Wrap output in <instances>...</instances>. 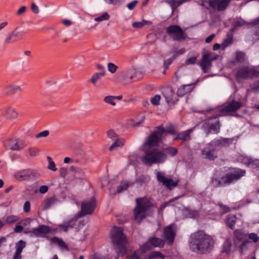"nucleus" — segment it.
Masks as SVG:
<instances>
[{
  "mask_svg": "<svg viewBox=\"0 0 259 259\" xmlns=\"http://www.w3.org/2000/svg\"><path fill=\"white\" fill-rule=\"evenodd\" d=\"M213 237L203 231H198L191 234L189 240L193 250L200 253L210 252L214 247Z\"/></svg>",
  "mask_w": 259,
  "mask_h": 259,
  "instance_id": "nucleus-1",
  "label": "nucleus"
},
{
  "mask_svg": "<svg viewBox=\"0 0 259 259\" xmlns=\"http://www.w3.org/2000/svg\"><path fill=\"white\" fill-rule=\"evenodd\" d=\"M234 139L220 137L214 139L201 150V154L205 159L214 160L217 157V152L223 148L228 147L233 143Z\"/></svg>",
  "mask_w": 259,
  "mask_h": 259,
  "instance_id": "nucleus-2",
  "label": "nucleus"
},
{
  "mask_svg": "<svg viewBox=\"0 0 259 259\" xmlns=\"http://www.w3.org/2000/svg\"><path fill=\"white\" fill-rule=\"evenodd\" d=\"M155 205L150 198L141 197L136 199V206L134 209V219L140 224L141 221L153 212Z\"/></svg>",
  "mask_w": 259,
  "mask_h": 259,
  "instance_id": "nucleus-3",
  "label": "nucleus"
},
{
  "mask_svg": "<svg viewBox=\"0 0 259 259\" xmlns=\"http://www.w3.org/2000/svg\"><path fill=\"white\" fill-rule=\"evenodd\" d=\"M248 239L252 240L254 242H257L259 238L257 234L251 233L247 235L241 230H235L233 232V241L234 245L240 253L243 252L248 249L250 242Z\"/></svg>",
  "mask_w": 259,
  "mask_h": 259,
  "instance_id": "nucleus-4",
  "label": "nucleus"
},
{
  "mask_svg": "<svg viewBox=\"0 0 259 259\" xmlns=\"http://www.w3.org/2000/svg\"><path fill=\"white\" fill-rule=\"evenodd\" d=\"M110 237L113 244L117 247V256H116V259H118L119 256H123L126 253V245L127 239L123 233V229L116 226L112 228Z\"/></svg>",
  "mask_w": 259,
  "mask_h": 259,
  "instance_id": "nucleus-5",
  "label": "nucleus"
},
{
  "mask_svg": "<svg viewBox=\"0 0 259 259\" xmlns=\"http://www.w3.org/2000/svg\"><path fill=\"white\" fill-rule=\"evenodd\" d=\"M246 171L238 168H230L229 171L220 179L213 178L212 179V184L214 187H219L230 185L236 182L244 177Z\"/></svg>",
  "mask_w": 259,
  "mask_h": 259,
  "instance_id": "nucleus-6",
  "label": "nucleus"
},
{
  "mask_svg": "<svg viewBox=\"0 0 259 259\" xmlns=\"http://www.w3.org/2000/svg\"><path fill=\"white\" fill-rule=\"evenodd\" d=\"M166 158L165 153L157 148H152L145 151L141 160L144 164L151 166L153 164L163 163Z\"/></svg>",
  "mask_w": 259,
  "mask_h": 259,
  "instance_id": "nucleus-7",
  "label": "nucleus"
},
{
  "mask_svg": "<svg viewBox=\"0 0 259 259\" xmlns=\"http://www.w3.org/2000/svg\"><path fill=\"white\" fill-rule=\"evenodd\" d=\"M259 76V71L253 67L244 66L238 69L235 74L236 80L241 82L243 79H250Z\"/></svg>",
  "mask_w": 259,
  "mask_h": 259,
  "instance_id": "nucleus-8",
  "label": "nucleus"
},
{
  "mask_svg": "<svg viewBox=\"0 0 259 259\" xmlns=\"http://www.w3.org/2000/svg\"><path fill=\"white\" fill-rule=\"evenodd\" d=\"M243 105V103L241 101L234 99L229 100L223 107L219 110V116L232 115L233 113L240 109Z\"/></svg>",
  "mask_w": 259,
  "mask_h": 259,
  "instance_id": "nucleus-9",
  "label": "nucleus"
},
{
  "mask_svg": "<svg viewBox=\"0 0 259 259\" xmlns=\"http://www.w3.org/2000/svg\"><path fill=\"white\" fill-rule=\"evenodd\" d=\"M219 113L213 117H208L205 119L202 125V129L206 132V135L209 134H217L220 131V123L218 119Z\"/></svg>",
  "mask_w": 259,
  "mask_h": 259,
  "instance_id": "nucleus-10",
  "label": "nucleus"
},
{
  "mask_svg": "<svg viewBox=\"0 0 259 259\" xmlns=\"http://www.w3.org/2000/svg\"><path fill=\"white\" fill-rule=\"evenodd\" d=\"M165 132V129L162 126L157 127L156 130L154 131L147 138V140L144 144L143 146H157L161 141L162 136L163 135Z\"/></svg>",
  "mask_w": 259,
  "mask_h": 259,
  "instance_id": "nucleus-11",
  "label": "nucleus"
},
{
  "mask_svg": "<svg viewBox=\"0 0 259 259\" xmlns=\"http://www.w3.org/2000/svg\"><path fill=\"white\" fill-rule=\"evenodd\" d=\"M3 144L6 150L12 151H20L26 146L24 141L16 138H7L3 141Z\"/></svg>",
  "mask_w": 259,
  "mask_h": 259,
  "instance_id": "nucleus-12",
  "label": "nucleus"
},
{
  "mask_svg": "<svg viewBox=\"0 0 259 259\" xmlns=\"http://www.w3.org/2000/svg\"><path fill=\"white\" fill-rule=\"evenodd\" d=\"M166 32L174 41H182L186 39V34L178 25H172L166 28Z\"/></svg>",
  "mask_w": 259,
  "mask_h": 259,
  "instance_id": "nucleus-13",
  "label": "nucleus"
},
{
  "mask_svg": "<svg viewBox=\"0 0 259 259\" xmlns=\"http://www.w3.org/2000/svg\"><path fill=\"white\" fill-rule=\"evenodd\" d=\"M39 175L37 170L28 168L15 172L14 177L18 181H23L37 178Z\"/></svg>",
  "mask_w": 259,
  "mask_h": 259,
  "instance_id": "nucleus-14",
  "label": "nucleus"
},
{
  "mask_svg": "<svg viewBox=\"0 0 259 259\" xmlns=\"http://www.w3.org/2000/svg\"><path fill=\"white\" fill-rule=\"evenodd\" d=\"M218 55L213 52L203 53L199 64L204 73H207L211 67V62L218 59Z\"/></svg>",
  "mask_w": 259,
  "mask_h": 259,
  "instance_id": "nucleus-15",
  "label": "nucleus"
},
{
  "mask_svg": "<svg viewBox=\"0 0 259 259\" xmlns=\"http://www.w3.org/2000/svg\"><path fill=\"white\" fill-rule=\"evenodd\" d=\"M143 77L142 73L134 68H131L126 70L122 75V80L126 83H130L141 79Z\"/></svg>",
  "mask_w": 259,
  "mask_h": 259,
  "instance_id": "nucleus-16",
  "label": "nucleus"
},
{
  "mask_svg": "<svg viewBox=\"0 0 259 259\" xmlns=\"http://www.w3.org/2000/svg\"><path fill=\"white\" fill-rule=\"evenodd\" d=\"M165 241L161 238L152 237H150L146 243L143 244L140 247V249L142 252H145L150 250L152 247L162 248L164 246Z\"/></svg>",
  "mask_w": 259,
  "mask_h": 259,
  "instance_id": "nucleus-17",
  "label": "nucleus"
},
{
  "mask_svg": "<svg viewBox=\"0 0 259 259\" xmlns=\"http://www.w3.org/2000/svg\"><path fill=\"white\" fill-rule=\"evenodd\" d=\"M176 236L175 225L170 224L165 227L163 230V237L169 245H171Z\"/></svg>",
  "mask_w": 259,
  "mask_h": 259,
  "instance_id": "nucleus-18",
  "label": "nucleus"
},
{
  "mask_svg": "<svg viewBox=\"0 0 259 259\" xmlns=\"http://www.w3.org/2000/svg\"><path fill=\"white\" fill-rule=\"evenodd\" d=\"M232 0H209L207 3L209 6L218 11H225Z\"/></svg>",
  "mask_w": 259,
  "mask_h": 259,
  "instance_id": "nucleus-19",
  "label": "nucleus"
},
{
  "mask_svg": "<svg viewBox=\"0 0 259 259\" xmlns=\"http://www.w3.org/2000/svg\"><path fill=\"white\" fill-rule=\"evenodd\" d=\"M157 181L162 183L167 189L171 190L178 184V181H174L171 179H168L164 176L162 173L158 171L156 174Z\"/></svg>",
  "mask_w": 259,
  "mask_h": 259,
  "instance_id": "nucleus-20",
  "label": "nucleus"
},
{
  "mask_svg": "<svg viewBox=\"0 0 259 259\" xmlns=\"http://www.w3.org/2000/svg\"><path fill=\"white\" fill-rule=\"evenodd\" d=\"M96 207L95 200L92 198L89 201L82 202L81 206V213L82 215L90 214L93 212Z\"/></svg>",
  "mask_w": 259,
  "mask_h": 259,
  "instance_id": "nucleus-21",
  "label": "nucleus"
},
{
  "mask_svg": "<svg viewBox=\"0 0 259 259\" xmlns=\"http://www.w3.org/2000/svg\"><path fill=\"white\" fill-rule=\"evenodd\" d=\"M2 115L8 119H15L19 116V114L15 108L12 105H7L2 110Z\"/></svg>",
  "mask_w": 259,
  "mask_h": 259,
  "instance_id": "nucleus-22",
  "label": "nucleus"
},
{
  "mask_svg": "<svg viewBox=\"0 0 259 259\" xmlns=\"http://www.w3.org/2000/svg\"><path fill=\"white\" fill-rule=\"evenodd\" d=\"M51 231V230L49 226L41 225L38 226L37 228L32 229L29 231V233L31 234V236L33 235L39 237L43 235L49 234Z\"/></svg>",
  "mask_w": 259,
  "mask_h": 259,
  "instance_id": "nucleus-23",
  "label": "nucleus"
},
{
  "mask_svg": "<svg viewBox=\"0 0 259 259\" xmlns=\"http://www.w3.org/2000/svg\"><path fill=\"white\" fill-rule=\"evenodd\" d=\"M26 243L25 241L21 240L15 244L16 251L13 255L14 259H21V253L23 249L25 247Z\"/></svg>",
  "mask_w": 259,
  "mask_h": 259,
  "instance_id": "nucleus-24",
  "label": "nucleus"
},
{
  "mask_svg": "<svg viewBox=\"0 0 259 259\" xmlns=\"http://www.w3.org/2000/svg\"><path fill=\"white\" fill-rule=\"evenodd\" d=\"M162 95L165 97L167 103H170L174 102V97L175 94L174 91L171 87L167 86L164 88L162 90Z\"/></svg>",
  "mask_w": 259,
  "mask_h": 259,
  "instance_id": "nucleus-25",
  "label": "nucleus"
},
{
  "mask_svg": "<svg viewBox=\"0 0 259 259\" xmlns=\"http://www.w3.org/2000/svg\"><path fill=\"white\" fill-rule=\"evenodd\" d=\"M193 129H189L188 130L179 133L177 134L176 137L174 138V141L182 140L183 141H187L190 140V134L193 132Z\"/></svg>",
  "mask_w": 259,
  "mask_h": 259,
  "instance_id": "nucleus-26",
  "label": "nucleus"
},
{
  "mask_svg": "<svg viewBox=\"0 0 259 259\" xmlns=\"http://www.w3.org/2000/svg\"><path fill=\"white\" fill-rule=\"evenodd\" d=\"M194 88L192 84L183 85L177 91V95L179 97H183L187 93L191 92Z\"/></svg>",
  "mask_w": 259,
  "mask_h": 259,
  "instance_id": "nucleus-27",
  "label": "nucleus"
},
{
  "mask_svg": "<svg viewBox=\"0 0 259 259\" xmlns=\"http://www.w3.org/2000/svg\"><path fill=\"white\" fill-rule=\"evenodd\" d=\"M5 90L7 94L13 95L21 91L20 86L15 84H10L5 88Z\"/></svg>",
  "mask_w": 259,
  "mask_h": 259,
  "instance_id": "nucleus-28",
  "label": "nucleus"
},
{
  "mask_svg": "<svg viewBox=\"0 0 259 259\" xmlns=\"http://www.w3.org/2000/svg\"><path fill=\"white\" fill-rule=\"evenodd\" d=\"M59 201L58 199L54 197L47 198L44 201V204L43 206V209L47 210L50 208L52 206L55 205Z\"/></svg>",
  "mask_w": 259,
  "mask_h": 259,
  "instance_id": "nucleus-29",
  "label": "nucleus"
},
{
  "mask_svg": "<svg viewBox=\"0 0 259 259\" xmlns=\"http://www.w3.org/2000/svg\"><path fill=\"white\" fill-rule=\"evenodd\" d=\"M231 246L232 242L231 240L229 238L227 239L223 244L222 252L226 253L228 255L230 254L231 251Z\"/></svg>",
  "mask_w": 259,
  "mask_h": 259,
  "instance_id": "nucleus-30",
  "label": "nucleus"
},
{
  "mask_svg": "<svg viewBox=\"0 0 259 259\" xmlns=\"http://www.w3.org/2000/svg\"><path fill=\"white\" fill-rule=\"evenodd\" d=\"M226 220L227 226L230 229H233L236 222V216L234 214H230L227 217Z\"/></svg>",
  "mask_w": 259,
  "mask_h": 259,
  "instance_id": "nucleus-31",
  "label": "nucleus"
},
{
  "mask_svg": "<svg viewBox=\"0 0 259 259\" xmlns=\"http://www.w3.org/2000/svg\"><path fill=\"white\" fill-rule=\"evenodd\" d=\"M114 142L109 147V150L110 151H113L115 150L118 147H121L123 146L124 141L123 139L118 138L114 140Z\"/></svg>",
  "mask_w": 259,
  "mask_h": 259,
  "instance_id": "nucleus-32",
  "label": "nucleus"
},
{
  "mask_svg": "<svg viewBox=\"0 0 259 259\" xmlns=\"http://www.w3.org/2000/svg\"><path fill=\"white\" fill-rule=\"evenodd\" d=\"M51 241L52 242L57 244L62 249L69 250L68 246L62 239L55 237L52 238Z\"/></svg>",
  "mask_w": 259,
  "mask_h": 259,
  "instance_id": "nucleus-33",
  "label": "nucleus"
},
{
  "mask_svg": "<svg viewBox=\"0 0 259 259\" xmlns=\"http://www.w3.org/2000/svg\"><path fill=\"white\" fill-rule=\"evenodd\" d=\"M74 220L76 221V219L74 218L69 220L67 221L64 222L63 224L60 225L59 226L63 231L67 232L69 227H73V224H72V223Z\"/></svg>",
  "mask_w": 259,
  "mask_h": 259,
  "instance_id": "nucleus-34",
  "label": "nucleus"
},
{
  "mask_svg": "<svg viewBox=\"0 0 259 259\" xmlns=\"http://www.w3.org/2000/svg\"><path fill=\"white\" fill-rule=\"evenodd\" d=\"M246 55L241 51H236L235 53V61L238 63H243L245 60Z\"/></svg>",
  "mask_w": 259,
  "mask_h": 259,
  "instance_id": "nucleus-35",
  "label": "nucleus"
},
{
  "mask_svg": "<svg viewBox=\"0 0 259 259\" xmlns=\"http://www.w3.org/2000/svg\"><path fill=\"white\" fill-rule=\"evenodd\" d=\"M152 22L149 21L143 20L141 22H135L133 23L132 26L135 28H141L144 26L150 25Z\"/></svg>",
  "mask_w": 259,
  "mask_h": 259,
  "instance_id": "nucleus-36",
  "label": "nucleus"
},
{
  "mask_svg": "<svg viewBox=\"0 0 259 259\" xmlns=\"http://www.w3.org/2000/svg\"><path fill=\"white\" fill-rule=\"evenodd\" d=\"M105 75V73H95L93 74L91 78H90V81L95 84L102 77Z\"/></svg>",
  "mask_w": 259,
  "mask_h": 259,
  "instance_id": "nucleus-37",
  "label": "nucleus"
},
{
  "mask_svg": "<svg viewBox=\"0 0 259 259\" xmlns=\"http://www.w3.org/2000/svg\"><path fill=\"white\" fill-rule=\"evenodd\" d=\"M233 42L232 36H229L225 39L221 44V49L222 50H225L227 47L232 45Z\"/></svg>",
  "mask_w": 259,
  "mask_h": 259,
  "instance_id": "nucleus-38",
  "label": "nucleus"
},
{
  "mask_svg": "<svg viewBox=\"0 0 259 259\" xmlns=\"http://www.w3.org/2000/svg\"><path fill=\"white\" fill-rule=\"evenodd\" d=\"M164 255L159 251H152L148 256V259H164Z\"/></svg>",
  "mask_w": 259,
  "mask_h": 259,
  "instance_id": "nucleus-39",
  "label": "nucleus"
},
{
  "mask_svg": "<svg viewBox=\"0 0 259 259\" xmlns=\"http://www.w3.org/2000/svg\"><path fill=\"white\" fill-rule=\"evenodd\" d=\"M164 151L170 156H174L178 153L177 149L171 146L168 147L164 149Z\"/></svg>",
  "mask_w": 259,
  "mask_h": 259,
  "instance_id": "nucleus-40",
  "label": "nucleus"
},
{
  "mask_svg": "<svg viewBox=\"0 0 259 259\" xmlns=\"http://www.w3.org/2000/svg\"><path fill=\"white\" fill-rule=\"evenodd\" d=\"M115 97L113 96H106L104 98V101L108 104H111L112 106L116 105V102L114 101Z\"/></svg>",
  "mask_w": 259,
  "mask_h": 259,
  "instance_id": "nucleus-41",
  "label": "nucleus"
},
{
  "mask_svg": "<svg viewBox=\"0 0 259 259\" xmlns=\"http://www.w3.org/2000/svg\"><path fill=\"white\" fill-rule=\"evenodd\" d=\"M19 220V218L18 216L11 215H9L6 218V222L7 224H11L15 222H17Z\"/></svg>",
  "mask_w": 259,
  "mask_h": 259,
  "instance_id": "nucleus-42",
  "label": "nucleus"
},
{
  "mask_svg": "<svg viewBox=\"0 0 259 259\" xmlns=\"http://www.w3.org/2000/svg\"><path fill=\"white\" fill-rule=\"evenodd\" d=\"M110 18L109 15L105 12L103 13L101 16L96 17L95 18V21L96 22H101L104 20H108Z\"/></svg>",
  "mask_w": 259,
  "mask_h": 259,
  "instance_id": "nucleus-43",
  "label": "nucleus"
},
{
  "mask_svg": "<svg viewBox=\"0 0 259 259\" xmlns=\"http://www.w3.org/2000/svg\"><path fill=\"white\" fill-rule=\"evenodd\" d=\"M47 159H48V160L49 162V164L48 165V168L50 170H52L54 171H56L57 168L56 167V165H55V163H54V162L53 161L52 158L51 157L48 156L47 157Z\"/></svg>",
  "mask_w": 259,
  "mask_h": 259,
  "instance_id": "nucleus-44",
  "label": "nucleus"
},
{
  "mask_svg": "<svg viewBox=\"0 0 259 259\" xmlns=\"http://www.w3.org/2000/svg\"><path fill=\"white\" fill-rule=\"evenodd\" d=\"M107 68L110 73H114L116 71L118 66L114 63L110 62L107 64Z\"/></svg>",
  "mask_w": 259,
  "mask_h": 259,
  "instance_id": "nucleus-45",
  "label": "nucleus"
},
{
  "mask_svg": "<svg viewBox=\"0 0 259 259\" xmlns=\"http://www.w3.org/2000/svg\"><path fill=\"white\" fill-rule=\"evenodd\" d=\"M107 136L109 139L113 141L118 138V135L112 130H110L107 132Z\"/></svg>",
  "mask_w": 259,
  "mask_h": 259,
  "instance_id": "nucleus-46",
  "label": "nucleus"
},
{
  "mask_svg": "<svg viewBox=\"0 0 259 259\" xmlns=\"http://www.w3.org/2000/svg\"><path fill=\"white\" fill-rule=\"evenodd\" d=\"M28 151L30 156H35L37 155L39 152V149L35 147L29 148Z\"/></svg>",
  "mask_w": 259,
  "mask_h": 259,
  "instance_id": "nucleus-47",
  "label": "nucleus"
},
{
  "mask_svg": "<svg viewBox=\"0 0 259 259\" xmlns=\"http://www.w3.org/2000/svg\"><path fill=\"white\" fill-rule=\"evenodd\" d=\"M16 39L14 38L12 34L10 33L5 39L4 43L5 45H8L11 42H15Z\"/></svg>",
  "mask_w": 259,
  "mask_h": 259,
  "instance_id": "nucleus-48",
  "label": "nucleus"
},
{
  "mask_svg": "<svg viewBox=\"0 0 259 259\" xmlns=\"http://www.w3.org/2000/svg\"><path fill=\"white\" fill-rule=\"evenodd\" d=\"M14 38L16 39V38L18 37L19 39H22L23 37V31H17L16 29L13 32H11Z\"/></svg>",
  "mask_w": 259,
  "mask_h": 259,
  "instance_id": "nucleus-49",
  "label": "nucleus"
},
{
  "mask_svg": "<svg viewBox=\"0 0 259 259\" xmlns=\"http://www.w3.org/2000/svg\"><path fill=\"white\" fill-rule=\"evenodd\" d=\"M128 187V184L127 182L121 183L120 186L118 187L117 192L119 193L126 190Z\"/></svg>",
  "mask_w": 259,
  "mask_h": 259,
  "instance_id": "nucleus-50",
  "label": "nucleus"
},
{
  "mask_svg": "<svg viewBox=\"0 0 259 259\" xmlns=\"http://www.w3.org/2000/svg\"><path fill=\"white\" fill-rule=\"evenodd\" d=\"M160 99V96L158 95H155L151 98V102L154 105H158L159 104Z\"/></svg>",
  "mask_w": 259,
  "mask_h": 259,
  "instance_id": "nucleus-51",
  "label": "nucleus"
},
{
  "mask_svg": "<svg viewBox=\"0 0 259 259\" xmlns=\"http://www.w3.org/2000/svg\"><path fill=\"white\" fill-rule=\"evenodd\" d=\"M219 206H220V211L222 213L228 212L230 210V208L228 206L224 205L222 203H219Z\"/></svg>",
  "mask_w": 259,
  "mask_h": 259,
  "instance_id": "nucleus-52",
  "label": "nucleus"
},
{
  "mask_svg": "<svg viewBox=\"0 0 259 259\" xmlns=\"http://www.w3.org/2000/svg\"><path fill=\"white\" fill-rule=\"evenodd\" d=\"M174 59H172V57H171L170 58L165 60L164 61L163 66L164 68H165V69H168L169 68V66L172 63L173 61L174 60Z\"/></svg>",
  "mask_w": 259,
  "mask_h": 259,
  "instance_id": "nucleus-53",
  "label": "nucleus"
},
{
  "mask_svg": "<svg viewBox=\"0 0 259 259\" xmlns=\"http://www.w3.org/2000/svg\"><path fill=\"white\" fill-rule=\"evenodd\" d=\"M185 51L186 50L185 49L182 48L176 51L171 57H172V59H176L178 56L183 54Z\"/></svg>",
  "mask_w": 259,
  "mask_h": 259,
  "instance_id": "nucleus-54",
  "label": "nucleus"
},
{
  "mask_svg": "<svg viewBox=\"0 0 259 259\" xmlns=\"http://www.w3.org/2000/svg\"><path fill=\"white\" fill-rule=\"evenodd\" d=\"M138 3V1H134L127 5V7L130 10H133L136 7Z\"/></svg>",
  "mask_w": 259,
  "mask_h": 259,
  "instance_id": "nucleus-55",
  "label": "nucleus"
},
{
  "mask_svg": "<svg viewBox=\"0 0 259 259\" xmlns=\"http://www.w3.org/2000/svg\"><path fill=\"white\" fill-rule=\"evenodd\" d=\"M49 135V132L47 130L44 131L36 135V138L46 137Z\"/></svg>",
  "mask_w": 259,
  "mask_h": 259,
  "instance_id": "nucleus-56",
  "label": "nucleus"
},
{
  "mask_svg": "<svg viewBox=\"0 0 259 259\" xmlns=\"http://www.w3.org/2000/svg\"><path fill=\"white\" fill-rule=\"evenodd\" d=\"M250 166L252 168H259V159H252Z\"/></svg>",
  "mask_w": 259,
  "mask_h": 259,
  "instance_id": "nucleus-57",
  "label": "nucleus"
},
{
  "mask_svg": "<svg viewBox=\"0 0 259 259\" xmlns=\"http://www.w3.org/2000/svg\"><path fill=\"white\" fill-rule=\"evenodd\" d=\"M252 159L250 157L245 156L242 158V162L245 165L250 166Z\"/></svg>",
  "mask_w": 259,
  "mask_h": 259,
  "instance_id": "nucleus-58",
  "label": "nucleus"
},
{
  "mask_svg": "<svg viewBox=\"0 0 259 259\" xmlns=\"http://www.w3.org/2000/svg\"><path fill=\"white\" fill-rule=\"evenodd\" d=\"M30 209V203L29 201H27L24 203L23 206V210L25 212H29Z\"/></svg>",
  "mask_w": 259,
  "mask_h": 259,
  "instance_id": "nucleus-59",
  "label": "nucleus"
},
{
  "mask_svg": "<svg viewBox=\"0 0 259 259\" xmlns=\"http://www.w3.org/2000/svg\"><path fill=\"white\" fill-rule=\"evenodd\" d=\"M26 9H27L26 7L22 6L17 11V12L16 13L17 15L21 16V15H23L26 12Z\"/></svg>",
  "mask_w": 259,
  "mask_h": 259,
  "instance_id": "nucleus-60",
  "label": "nucleus"
},
{
  "mask_svg": "<svg viewBox=\"0 0 259 259\" xmlns=\"http://www.w3.org/2000/svg\"><path fill=\"white\" fill-rule=\"evenodd\" d=\"M197 57H193L186 60V63L187 64H195L196 61Z\"/></svg>",
  "mask_w": 259,
  "mask_h": 259,
  "instance_id": "nucleus-61",
  "label": "nucleus"
},
{
  "mask_svg": "<svg viewBox=\"0 0 259 259\" xmlns=\"http://www.w3.org/2000/svg\"><path fill=\"white\" fill-rule=\"evenodd\" d=\"M126 259H141L139 254L136 251L134 252L131 255L127 256Z\"/></svg>",
  "mask_w": 259,
  "mask_h": 259,
  "instance_id": "nucleus-62",
  "label": "nucleus"
},
{
  "mask_svg": "<svg viewBox=\"0 0 259 259\" xmlns=\"http://www.w3.org/2000/svg\"><path fill=\"white\" fill-rule=\"evenodd\" d=\"M31 8L34 13L38 14L39 13V8L34 3L31 4Z\"/></svg>",
  "mask_w": 259,
  "mask_h": 259,
  "instance_id": "nucleus-63",
  "label": "nucleus"
},
{
  "mask_svg": "<svg viewBox=\"0 0 259 259\" xmlns=\"http://www.w3.org/2000/svg\"><path fill=\"white\" fill-rule=\"evenodd\" d=\"M251 89L254 92H259V81L253 84Z\"/></svg>",
  "mask_w": 259,
  "mask_h": 259,
  "instance_id": "nucleus-64",
  "label": "nucleus"
}]
</instances>
